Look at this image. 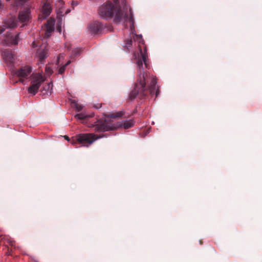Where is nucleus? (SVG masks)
Wrapping results in <instances>:
<instances>
[{
	"instance_id": "f257e3e1",
	"label": "nucleus",
	"mask_w": 262,
	"mask_h": 262,
	"mask_svg": "<svg viewBox=\"0 0 262 262\" xmlns=\"http://www.w3.org/2000/svg\"><path fill=\"white\" fill-rule=\"evenodd\" d=\"M128 10L129 12V17L128 16L126 20L122 19L121 20H128L130 23V35H132L135 41L139 43L140 52V53L134 52L133 54V58L135 59L137 66L138 75L134 88L129 95V98L131 100L136 98L144 99L149 95L151 97L155 96L156 98L159 94V88L157 85V79L156 76L148 75L146 72H144V67L146 69L149 68L147 48L145 45L142 36L135 33L133 14L129 6Z\"/></svg>"
},
{
	"instance_id": "f03ea898",
	"label": "nucleus",
	"mask_w": 262,
	"mask_h": 262,
	"mask_svg": "<svg viewBox=\"0 0 262 262\" xmlns=\"http://www.w3.org/2000/svg\"><path fill=\"white\" fill-rule=\"evenodd\" d=\"M128 5L126 0H114V3L107 1L99 9V14L103 19L114 18V21H120L128 17Z\"/></svg>"
},
{
	"instance_id": "7ed1b4c3",
	"label": "nucleus",
	"mask_w": 262,
	"mask_h": 262,
	"mask_svg": "<svg viewBox=\"0 0 262 262\" xmlns=\"http://www.w3.org/2000/svg\"><path fill=\"white\" fill-rule=\"evenodd\" d=\"M107 135V134H105L102 136H98L91 133L79 134L72 138L71 143L74 145L78 143L83 146L88 147L97 139L106 137Z\"/></svg>"
},
{
	"instance_id": "20e7f679",
	"label": "nucleus",
	"mask_w": 262,
	"mask_h": 262,
	"mask_svg": "<svg viewBox=\"0 0 262 262\" xmlns=\"http://www.w3.org/2000/svg\"><path fill=\"white\" fill-rule=\"evenodd\" d=\"M90 127H93L96 132H105L115 129L117 126L111 121L106 119H99L88 124Z\"/></svg>"
},
{
	"instance_id": "39448f33",
	"label": "nucleus",
	"mask_w": 262,
	"mask_h": 262,
	"mask_svg": "<svg viewBox=\"0 0 262 262\" xmlns=\"http://www.w3.org/2000/svg\"><path fill=\"white\" fill-rule=\"evenodd\" d=\"M14 75L18 78V81L23 84H25L26 80L33 77L35 74H32V68L30 66L21 67L14 72Z\"/></svg>"
},
{
	"instance_id": "423d86ee",
	"label": "nucleus",
	"mask_w": 262,
	"mask_h": 262,
	"mask_svg": "<svg viewBox=\"0 0 262 262\" xmlns=\"http://www.w3.org/2000/svg\"><path fill=\"white\" fill-rule=\"evenodd\" d=\"M45 80V78L39 73L35 74L33 76L30 85L28 88L29 94L35 95L37 93L41 83Z\"/></svg>"
},
{
	"instance_id": "0eeeda50",
	"label": "nucleus",
	"mask_w": 262,
	"mask_h": 262,
	"mask_svg": "<svg viewBox=\"0 0 262 262\" xmlns=\"http://www.w3.org/2000/svg\"><path fill=\"white\" fill-rule=\"evenodd\" d=\"M2 56L7 66L13 69L15 66V62L16 59L14 52L11 50H5L2 53Z\"/></svg>"
},
{
	"instance_id": "6e6552de",
	"label": "nucleus",
	"mask_w": 262,
	"mask_h": 262,
	"mask_svg": "<svg viewBox=\"0 0 262 262\" xmlns=\"http://www.w3.org/2000/svg\"><path fill=\"white\" fill-rule=\"evenodd\" d=\"M19 39V33L13 35L11 32H8L4 40L3 43L9 46L16 45L18 44Z\"/></svg>"
},
{
	"instance_id": "1a4fd4ad",
	"label": "nucleus",
	"mask_w": 262,
	"mask_h": 262,
	"mask_svg": "<svg viewBox=\"0 0 262 262\" xmlns=\"http://www.w3.org/2000/svg\"><path fill=\"white\" fill-rule=\"evenodd\" d=\"M88 28L92 34L97 35L101 33L104 27L101 23L95 21L89 25Z\"/></svg>"
},
{
	"instance_id": "9d476101",
	"label": "nucleus",
	"mask_w": 262,
	"mask_h": 262,
	"mask_svg": "<svg viewBox=\"0 0 262 262\" xmlns=\"http://www.w3.org/2000/svg\"><path fill=\"white\" fill-rule=\"evenodd\" d=\"M64 59V55L63 54H60L57 57L56 60V64L58 67H60L58 71V74H62L65 72L66 67L69 66L71 63L70 60H68L66 63L63 64V60Z\"/></svg>"
},
{
	"instance_id": "9b49d317",
	"label": "nucleus",
	"mask_w": 262,
	"mask_h": 262,
	"mask_svg": "<svg viewBox=\"0 0 262 262\" xmlns=\"http://www.w3.org/2000/svg\"><path fill=\"white\" fill-rule=\"evenodd\" d=\"M52 9L51 2L49 0H45L42 2L41 12L44 18H47L50 15Z\"/></svg>"
},
{
	"instance_id": "f8f14e48",
	"label": "nucleus",
	"mask_w": 262,
	"mask_h": 262,
	"mask_svg": "<svg viewBox=\"0 0 262 262\" xmlns=\"http://www.w3.org/2000/svg\"><path fill=\"white\" fill-rule=\"evenodd\" d=\"M31 11L30 9L27 8L20 11L18 15V19L20 23H24L21 27L27 23L30 19Z\"/></svg>"
},
{
	"instance_id": "ddd939ff",
	"label": "nucleus",
	"mask_w": 262,
	"mask_h": 262,
	"mask_svg": "<svg viewBox=\"0 0 262 262\" xmlns=\"http://www.w3.org/2000/svg\"><path fill=\"white\" fill-rule=\"evenodd\" d=\"M36 57L41 64H43L45 60L49 56V52L47 49L39 48L36 53Z\"/></svg>"
},
{
	"instance_id": "4468645a",
	"label": "nucleus",
	"mask_w": 262,
	"mask_h": 262,
	"mask_svg": "<svg viewBox=\"0 0 262 262\" xmlns=\"http://www.w3.org/2000/svg\"><path fill=\"white\" fill-rule=\"evenodd\" d=\"M94 116V113L88 114L85 112H81L75 115V118L77 120L82 121V123L86 122L89 118Z\"/></svg>"
},
{
	"instance_id": "2eb2a0df",
	"label": "nucleus",
	"mask_w": 262,
	"mask_h": 262,
	"mask_svg": "<svg viewBox=\"0 0 262 262\" xmlns=\"http://www.w3.org/2000/svg\"><path fill=\"white\" fill-rule=\"evenodd\" d=\"M55 23V20L54 18H50L46 25V35L48 36H49L52 32H53L54 30V26Z\"/></svg>"
},
{
	"instance_id": "dca6fc26",
	"label": "nucleus",
	"mask_w": 262,
	"mask_h": 262,
	"mask_svg": "<svg viewBox=\"0 0 262 262\" xmlns=\"http://www.w3.org/2000/svg\"><path fill=\"white\" fill-rule=\"evenodd\" d=\"M5 24L6 28L12 29L17 26V20L15 17H11L5 20Z\"/></svg>"
},
{
	"instance_id": "f3484780",
	"label": "nucleus",
	"mask_w": 262,
	"mask_h": 262,
	"mask_svg": "<svg viewBox=\"0 0 262 262\" xmlns=\"http://www.w3.org/2000/svg\"><path fill=\"white\" fill-rule=\"evenodd\" d=\"M52 90L53 83L52 82H50L43 86V88L41 90V93L43 95H49L52 93Z\"/></svg>"
},
{
	"instance_id": "a211bd4d",
	"label": "nucleus",
	"mask_w": 262,
	"mask_h": 262,
	"mask_svg": "<svg viewBox=\"0 0 262 262\" xmlns=\"http://www.w3.org/2000/svg\"><path fill=\"white\" fill-rule=\"evenodd\" d=\"M82 51V48H77L72 51L71 58H75L79 56Z\"/></svg>"
},
{
	"instance_id": "6ab92c4d",
	"label": "nucleus",
	"mask_w": 262,
	"mask_h": 262,
	"mask_svg": "<svg viewBox=\"0 0 262 262\" xmlns=\"http://www.w3.org/2000/svg\"><path fill=\"white\" fill-rule=\"evenodd\" d=\"M72 104H73V106L77 112L81 111L83 108L82 105L78 104V102L75 100L72 101Z\"/></svg>"
},
{
	"instance_id": "aec40b11",
	"label": "nucleus",
	"mask_w": 262,
	"mask_h": 262,
	"mask_svg": "<svg viewBox=\"0 0 262 262\" xmlns=\"http://www.w3.org/2000/svg\"><path fill=\"white\" fill-rule=\"evenodd\" d=\"M132 36H130V38H128L125 40V46L124 47H126L127 49L131 47L132 45V40L131 37Z\"/></svg>"
},
{
	"instance_id": "412c9836",
	"label": "nucleus",
	"mask_w": 262,
	"mask_h": 262,
	"mask_svg": "<svg viewBox=\"0 0 262 262\" xmlns=\"http://www.w3.org/2000/svg\"><path fill=\"white\" fill-rule=\"evenodd\" d=\"M133 125L132 121H126L124 122L123 126L125 129H128L130 128Z\"/></svg>"
},
{
	"instance_id": "4be33fe9",
	"label": "nucleus",
	"mask_w": 262,
	"mask_h": 262,
	"mask_svg": "<svg viewBox=\"0 0 262 262\" xmlns=\"http://www.w3.org/2000/svg\"><path fill=\"white\" fill-rule=\"evenodd\" d=\"M45 71L46 74H48V75H51L53 73L52 69L48 66H47L46 67Z\"/></svg>"
},
{
	"instance_id": "5701e85b",
	"label": "nucleus",
	"mask_w": 262,
	"mask_h": 262,
	"mask_svg": "<svg viewBox=\"0 0 262 262\" xmlns=\"http://www.w3.org/2000/svg\"><path fill=\"white\" fill-rule=\"evenodd\" d=\"M102 106V103L99 104H95L93 105V107L95 108L96 109H99Z\"/></svg>"
},
{
	"instance_id": "b1692460",
	"label": "nucleus",
	"mask_w": 262,
	"mask_h": 262,
	"mask_svg": "<svg viewBox=\"0 0 262 262\" xmlns=\"http://www.w3.org/2000/svg\"><path fill=\"white\" fill-rule=\"evenodd\" d=\"M122 115V113L120 112V113H118L117 115H113L111 116V117L117 118V117H119Z\"/></svg>"
},
{
	"instance_id": "393cba45",
	"label": "nucleus",
	"mask_w": 262,
	"mask_h": 262,
	"mask_svg": "<svg viewBox=\"0 0 262 262\" xmlns=\"http://www.w3.org/2000/svg\"><path fill=\"white\" fill-rule=\"evenodd\" d=\"M57 30L59 32H61V24L60 25V26H57Z\"/></svg>"
},
{
	"instance_id": "a878e982",
	"label": "nucleus",
	"mask_w": 262,
	"mask_h": 262,
	"mask_svg": "<svg viewBox=\"0 0 262 262\" xmlns=\"http://www.w3.org/2000/svg\"><path fill=\"white\" fill-rule=\"evenodd\" d=\"M5 30V29H4L3 28H0V34L3 33L4 32Z\"/></svg>"
},
{
	"instance_id": "bb28decb",
	"label": "nucleus",
	"mask_w": 262,
	"mask_h": 262,
	"mask_svg": "<svg viewBox=\"0 0 262 262\" xmlns=\"http://www.w3.org/2000/svg\"><path fill=\"white\" fill-rule=\"evenodd\" d=\"M8 243L11 245V246H13V243H14V241H13L12 240H9L8 241Z\"/></svg>"
},
{
	"instance_id": "cd10ccee",
	"label": "nucleus",
	"mask_w": 262,
	"mask_h": 262,
	"mask_svg": "<svg viewBox=\"0 0 262 262\" xmlns=\"http://www.w3.org/2000/svg\"><path fill=\"white\" fill-rule=\"evenodd\" d=\"M3 8V5L2 4L1 0H0V10H2Z\"/></svg>"
},
{
	"instance_id": "c85d7f7f",
	"label": "nucleus",
	"mask_w": 262,
	"mask_h": 262,
	"mask_svg": "<svg viewBox=\"0 0 262 262\" xmlns=\"http://www.w3.org/2000/svg\"><path fill=\"white\" fill-rule=\"evenodd\" d=\"M64 139H65L66 140H67L69 141H71V140H70V138H69V137L68 136H64Z\"/></svg>"
},
{
	"instance_id": "c756f323",
	"label": "nucleus",
	"mask_w": 262,
	"mask_h": 262,
	"mask_svg": "<svg viewBox=\"0 0 262 262\" xmlns=\"http://www.w3.org/2000/svg\"><path fill=\"white\" fill-rule=\"evenodd\" d=\"M70 11H71L70 9H68L66 12V14H67L69 13Z\"/></svg>"
}]
</instances>
